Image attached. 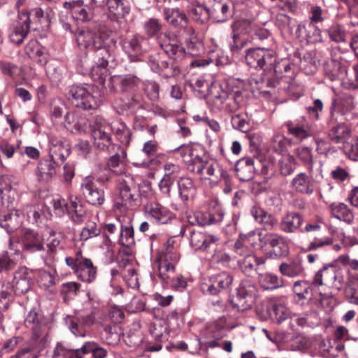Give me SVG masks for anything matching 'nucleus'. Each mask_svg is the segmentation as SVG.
Listing matches in <instances>:
<instances>
[{
  "label": "nucleus",
  "mask_w": 358,
  "mask_h": 358,
  "mask_svg": "<svg viewBox=\"0 0 358 358\" xmlns=\"http://www.w3.org/2000/svg\"><path fill=\"white\" fill-rule=\"evenodd\" d=\"M76 37L80 49L93 51V61L91 62L85 55L77 62V69H80L81 73L90 72L94 80L103 84L107 66L115 59L116 41L107 32L96 31L89 28L78 30Z\"/></svg>",
  "instance_id": "nucleus-1"
},
{
  "label": "nucleus",
  "mask_w": 358,
  "mask_h": 358,
  "mask_svg": "<svg viewBox=\"0 0 358 358\" xmlns=\"http://www.w3.org/2000/svg\"><path fill=\"white\" fill-rule=\"evenodd\" d=\"M68 99L76 108L95 110L103 102L104 94L91 84H73L69 87Z\"/></svg>",
  "instance_id": "nucleus-2"
},
{
  "label": "nucleus",
  "mask_w": 358,
  "mask_h": 358,
  "mask_svg": "<svg viewBox=\"0 0 358 358\" xmlns=\"http://www.w3.org/2000/svg\"><path fill=\"white\" fill-rule=\"evenodd\" d=\"M143 28L147 37H156L159 39V46L170 58L178 62L184 57L185 50L178 43L175 35L165 34V38L164 40L159 38L162 24L158 19L155 17L149 18L144 22Z\"/></svg>",
  "instance_id": "nucleus-3"
},
{
  "label": "nucleus",
  "mask_w": 358,
  "mask_h": 358,
  "mask_svg": "<svg viewBox=\"0 0 358 358\" xmlns=\"http://www.w3.org/2000/svg\"><path fill=\"white\" fill-rule=\"evenodd\" d=\"M188 165V171L199 176L201 180H223L226 185L231 182L228 171L223 169L217 162L208 159L204 153L196 156Z\"/></svg>",
  "instance_id": "nucleus-4"
},
{
  "label": "nucleus",
  "mask_w": 358,
  "mask_h": 358,
  "mask_svg": "<svg viewBox=\"0 0 358 358\" xmlns=\"http://www.w3.org/2000/svg\"><path fill=\"white\" fill-rule=\"evenodd\" d=\"M345 114L341 101L336 98H333L329 107V115L327 119V125L328 139L334 143H343L350 134V129L341 118Z\"/></svg>",
  "instance_id": "nucleus-5"
},
{
  "label": "nucleus",
  "mask_w": 358,
  "mask_h": 358,
  "mask_svg": "<svg viewBox=\"0 0 358 358\" xmlns=\"http://www.w3.org/2000/svg\"><path fill=\"white\" fill-rule=\"evenodd\" d=\"M117 191L113 203L115 210L124 212L134 206L138 196V189L133 176H120L117 180Z\"/></svg>",
  "instance_id": "nucleus-6"
},
{
  "label": "nucleus",
  "mask_w": 358,
  "mask_h": 358,
  "mask_svg": "<svg viewBox=\"0 0 358 358\" xmlns=\"http://www.w3.org/2000/svg\"><path fill=\"white\" fill-rule=\"evenodd\" d=\"M91 136L96 148L106 152H113L120 150V146L114 143L109 133V123L103 117L96 116L90 124Z\"/></svg>",
  "instance_id": "nucleus-7"
},
{
  "label": "nucleus",
  "mask_w": 358,
  "mask_h": 358,
  "mask_svg": "<svg viewBox=\"0 0 358 358\" xmlns=\"http://www.w3.org/2000/svg\"><path fill=\"white\" fill-rule=\"evenodd\" d=\"M243 58L246 64L255 69L271 70L276 71L275 52L266 48H252L245 51Z\"/></svg>",
  "instance_id": "nucleus-8"
},
{
  "label": "nucleus",
  "mask_w": 358,
  "mask_h": 358,
  "mask_svg": "<svg viewBox=\"0 0 358 358\" xmlns=\"http://www.w3.org/2000/svg\"><path fill=\"white\" fill-rule=\"evenodd\" d=\"M65 262L82 281L90 283L96 279V267L90 259L83 256L81 250H78L73 257H66Z\"/></svg>",
  "instance_id": "nucleus-9"
},
{
  "label": "nucleus",
  "mask_w": 358,
  "mask_h": 358,
  "mask_svg": "<svg viewBox=\"0 0 358 358\" xmlns=\"http://www.w3.org/2000/svg\"><path fill=\"white\" fill-rule=\"evenodd\" d=\"M257 294L256 285L249 280H242L236 289V294L231 299L232 307L243 312L252 308Z\"/></svg>",
  "instance_id": "nucleus-10"
},
{
  "label": "nucleus",
  "mask_w": 358,
  "mask_h": 358,
  "mask_svg": "<svg viewBox=\"0 0 358 358\" xmlns=\"http://www.w3.org/2000/svg\"><path fill=\"white\" fill-rule=\"evenodd\" d=\"M122 46L130 62H143L142 55L148 50V39L139 34H132L123 39Z\"/></svg>",
  "instance_id": "nucleus-11"
},
{
  "label": "nucleus",
  "mask_w": 358,
  "mask_h": 358,
  "mask_svg": "<svg viewBox=\"0 0 358 358\" xmlns=\"http://www.w3.org/2000/svg\"><path fill=\"white\" fill-rule=\"evenodd\" d=\"M258 239L262 248H271V256L276 258L286 257L289 253V245L287 239L278 234H259Z\"/></svg>",
  "instance_id": "nucleus-12"
},
{
  "label": "nucleus",
  "mask_w": 358,
  "mask_h": 358,
  "mask_svg": "<svg viewBox=\"0 0 358 358\" xmlns=\"http://www.w3.org/2000/svg\"><path fill=\"white\" fill-rule=\"evenodd\" d=\"M141 80L136 75L127 73L110 76L108 87L111 91L134 95L139 90Z\"/></svg>",
  "instance_id": "nucleus-13"
},
{
  "label": "nucleus",
  "mask_w": 358,
  "mask_h": 358,
  "mask_svg": "<svg viewBox=\"0 0 358 358\" xmlns=\"http://www.w3.org/2000/svg\"><path fill=\"white\" fill-rule=\"evenodd\" d=\"M63 6L70 10L73 19L78 23H87L94 19L96 7L89 0L65 1Z\"/></svg>",
  "instance_id": "nucleus-14"
},
{
  "label": "nucleus",
  "mask_w": 358,
  "mask_h": 358,
  "mask_svg": "<svg viewBox=\"0 0 358 358\" xmlns=\"http://www.w3.org/2000/svg\"><path fill=\"white\" fill-rule=\"evenodd\" d=\"M225 212L219 205L216 204L208 211L196 210L188 216L189 222L192 225L205 227L217 224L223 221Z\"/></svg>",
  "instance_id": "nucleus-15"
},
{
  "label": "nucleus",
  "mask_w": 358,
  "mask_h": 358,
  "mask_svg": "<svg viewBox=\"0 0 358 358\" xmlns=\"http://www.w3.org/2000/svg\"><path fill=\"white\" fill-rule=\"evenodd\" d=\"M234 281L233 275L227 271H222L209 277L207 282L202 285L205 294L217 295L222 291L231 289Z\"/></svg>",
  "instance_id": "nucleus-16"
},
{
  "label": "nucleus",
  "mask_w": 358,
  "mask_h": 358,
  "mask_svg": "<svg viewBox=\"0 0 358 358\" xmlns=\"http://www.w3.org/2000/svg\"><path fill=\"white\" fill-rule=\"evenodd\" d=\"M210 18L215 22L224 23L231 19L236 13V8L229 0H206Z\"/></svg>",
  "instance_id": "nucleus-17"
},
{
  "label": "nucleus",
  "mask_w": 358,
  "mask_h": 358,
  "mask_svg": "<svg viewBox=\"0 0 358 358\" xmlns=\"http://www.w3.org/2000/svg\"><path fill=\"white\" fill-rule=\"evenodd\" d=\"M80 190L85 201L94 206H100L105 201L104 192L98 188L94 177H85L80 186Z\"/></svg>",
  "instance_id": "nucleus-18"
},
{
  "label": "nucleus",
  "mask_w": 358,
  "mask_h": 358,
  "mask_svg": "<svg viewBox=\"0 0 358 358\" xmlns=\"http://www.w3.org/2000/svg\"><path fill=\"white\" fill-rule=\"evenodd\" d=\"M148 64L151 70L164 78L173 77L180 72V68L174 63L169 64L163 59L159 52H156L149 56Z\"/></svg>",
  "instance_id": "nucleus-19"
},
{
  "label": "nucleus",
  "mask_w": 358,
  "mask_h": 358,
  "mask_svg": "<svg viewBox=\"0 0 358 358\" xmlns=\"http://www.w3.org/2000/svg\"><path fill=\"white\" fill-rule=\"evenodd\" d=\"M25 327L32 332L33 340H38L45 328V321L43 314L39 308H32L27 313L24 321Z\"/></svg>",
  "instance_id": "nucleus-20"
},
{
  "label": "nucleus",
  "mask_w": 358,
  "mask_h": 358,
  "mask_svg": "<svg viewBox=\"0 0 358 358\" xmlns=\"http://www.w3.org/2000/svg\"><path fill=\"white\" fill-rule=\"evenodd\" d=\"M18 21L9 34L11 43L19 45L22 44L30 31L31 20L27 11H22L18 14Z\"/></svg>",
  "instance_id": "nucleus-21"
},
{
  "label": "nucleus",
  "mask_w": 358,
  "mask_h": 358,
  "mask_svg": "<svg viewBox=\"0 0 358 358\" xmlns=\"http://www.w3.org/2000/svg\"><path fill=\"white\" fill-rule=\"evenodd\" d=\"M296 38L300 41L316 43L322 41V30L313 23L301 22L295 31Z\"/></svg>",
  "instance_id": "nucleus-22"
},
{
  "label": "nucleus",
  "mask_w": 358,
  "mask_h": 358,
  "mask_svg": "<svg viewBox=\"0 0 358 358\" xmlns=\"http://www.w3.org/2000/svg\"><path fill=\"white\" fill-rule=\"evenodd\" d=\"M21 243L23 250L29 253L45 250L44 236L33 229H25L22 231Z\"/></svg>",
  "instance_id": "nucleus-23"
},
{
  "label": "nucleus",
  "mask_w": 358,
  "mask_h": 358,
  "mask_svg": "<svg viewBox=\"0 0 358 358\" xmlns=\"http://www.w3.org/2000/svg\"><path fill=\"white\" fill-rule=\"evenodd\" d=\"M96 320L94 313H91L86 315H78L73 317L68 315L66 317V322L69 323V328L72 334L76 336L85 337L86 331L85 327L92 325Z\"/></svg>",
  "instance_id": "nucleus-24"
},
{
  "label": "nucleus",
  "mask_w": 358,
  "mask_h": 358,
  "mask_svg": "<svg viewBox=\"0 0 358 358\" xmlns=\"http://www.w3.org/2000/svg\"><path fill=\"white\" fill-rule=\"evenodd\" d=\"M31 278L27 268H20L15 272L10 287L15 295H22L31 288Z\"/></svg>",
  "instance_id": "nucleus-25"
},
{
  "label": "nucleus",
  "mask_w": 358,
  "mask_h": 358,
  "mask_svg": "<svg viewBox=\"0 0 358 358\" xmlns=\"http://www.w3.org/2000/svg\"><path fill=\"white\" fill-rule=\"evenodd\" d=\"M46 254L50 258H54L58 251L64 249L65 237L61 232L52 229L44 236V245Z\"/></svg>",
  "instance_id": "nucleus-26"
},
{
  "label": "nucleus",
  "mask_w": 358,
  "mask_h": 358,
  "mask_svg": "<svg viewBox=\"0 0 358 358\" xmlns=\"http://www.w3.org/2000/svg\"><path fill=\"white\" fill-rule=\"evenodd\" d=\"M178 196L184 205L193 200L196 194L197 188L194 180L189 176L180 177L177 181Z\"/></svg>",
  "instance_id": "nucleus-27"
},
{
  "label": "nucleus",
  "mask_w": 358,
  "mask_h": 358,
  "mask_svg": "<svg viewBox=\"0 0 358 358\" xmlns=\"http://www.w3.org/2000/svg\"><path fill=\"white\" fill-rule=\"evenodd\" d=\"M291 312L283 300L272 299L266 308L265 318L269 316L273 320L280 324L290 317Z\"/></svg>",
  "instance_id": "nucleus-28"
},
{
  "label": "nucleus",
  "mask_w": 358,
  "mask_h": 358,
  "mask_svg": "<svg viewBox=\"0 0 358 358\" xmlns=\"http://www.w3.org/2000/svg\"><path fill=\"white\" fill-rule=\"evenodd\" d=\"M303 222V217L300 213L287 212L280 222V230L286 234L296 233Z\"/></svg>",
  "instance_id": "nucleus-29"
},
{
  "label": "nucleus",
  "mask_w": 358,
  "mask_h": 358,
  "mask_svg": "<svg viewBox=\"0 0 358 358\" xmlns=\"http://www.w3.org/2000/svg\"><path fill=\"white\" fill-rule=\"evenodd\" d=\"M49 143V157L54 161L59 159L61 162H64L70 155V145L66 141L51 137Z\"/></svg>",
  "instance_id": "nucleus-30"
},
{
  "label": "nucleus",
  "mask_w": 358,
  "mask_h": 358,
  "mask_svg": "<svg viewBox=\"0 0 358 358\" xmlns=\"http://www.w3.org/2000/svg\"><path fill=\"white\" fill-rule=\"evenodd\" d=\"M67 214L69 219L76 224H80L87 220V210L77 196H70L69 209Z\"/></svg>",
  "instance_id": "nucleus-31"
},
{
  "label": "nucleus",
  "mask_w": 358,
  "mask_h": 358,
  "mask_svg": "<svg viewBox=\"0 0 358 358\" xmlns=\"http://www.w3.org/2000/svg\"><path fill=\"white\" fill-rule=\"evenodd\" d=\"M255 160L248 157L238 159L235 165V171L240 180L245 182L252 180L255 176Z\"/></svg>",
  "instance_id": "nucleus-32"
},
{
  "label": "nucleus",
  "mask_w": 358,
  "mask_h": 358,
  "mask_svg": "<svg viewBox=\"0 0 358 358\" xmlns=\"http://www.w3.org/2000/svg\"><path fill=\"white\" fill-rule=\"evenodd\" d=\"M323 271L324 280L325 285L335 287L341 290L344 283V278L341 271L333 264L324 266L321 268Z\"/></svg>",
  "instance_id": "nucleus-33"
},
{
  "label": "nucleus",
  "mask_w": 358,
  "mask_h": 358,
  "mask_svg": "<svg viewBox=\"0 0 358 358\" xmlns=\"http://www.w3.org/2000/svg\"><path fill=\"white\" fill-rule=\"evenodd\" d=\"M109 129L122 145H129L132 133L124 122L121 120H115L109 124Z\"/></svg>",
  "instance_id": "nucleus-34"
},
{
  "label": "nucleus",
  "mask_w": 358,
  "mask_h": 358,
  "mask_svg": "<svg viewBox=\"0 0 358 358\" xmlns=\"http://www.w3.org/2000/svg\"><path fill=\"white\" fill-rule=\"evenodd\" d=\"M56 175V162L50 157L43 158L38 163L36 176L40 181L48 182Z\"/></svg>",
  "instance_id": "nucleus-35"
},
{
  "label": "nucleus",
  "mask_w": 358,
  "mask_h": 358,
  "mask_svg": "<svg viewBox=\"0 0 358 358\" xmlns=\"http://www.w3.org/2000/svg\"><path fill=\"white\" fill-rule=\"evenodd\" d=\"M250 213L254 219L262 224L266 230L273 229L278 223V220L275 216L268 213L264 208L259 206H252Z\"/></svg>",
  "instance_id": "nucleus-36"
},
{
  "label": "nucleus",
  "mask_w": 358,
  "mask_h": 358,
  "mask_svg": "<svg viewBox=\"0 0 358 358\" xmlns=\"http://www.w3.org/2000/svg\"><path fill=\"white\" fill-rule=\"evenodd\" d=\"M279 271L284 276L296 278L304 274V268L302 261L299 258H295L288 262H282L279 265Z\"/></svg>",
  "instance_id": "nucleus-37"
},
{
  "label": "nucleus",
  "mask_w": 358,
  "mask_h": 358,
  "mask_svg": "<svg viewBox=\"0 0 358 358\" xmlns=\"http://www.w3.org/2000/svg\"><path fill=\"white\" fill-rule=\"evenodd\" d=\"M290 186L296 192L303 194H311L314 192V185L306 173L296 174L291 181Z\"/></svg>",
  "instance_id": "nucleus-38"
},
{
  "label": "nucleus",
  "mask_w": 358,
  "mask_h": 358,
  "mask_svg": "<svg viewBox=\"0 0 358 358\" xmlns=\"http://www.w3.org/2000/svg\"><path fill=\"white\" fill-rule=\"evenodd\" d=\"M164 16L165 20L176 28H188L187 17L179 8H165Z\"/></svg>",
  "instance_id": "nucleus-39"
},
{
  "label": "nucleus",
  "mask_w": 358,
  "mask_h": 358,
  "mask_svg": "<svg viewBox=\"0 0 358 358\" xmlns=\"http://www.w3.org/2000/svg\"><path fill=\"white\" fill-rule=\"evenodd\" d=\"M265 259L257 257L254 255L248 254L238 260L241 271L247 275H251L258 267L265 263Z\"/></svg>",
  "instance_id": "nucleus-40"
},
{
  "label": "nucleus",
  "mask_w": 358,
  "mask_h": 358,
  "mask_svg": "<svg viewBox=\"0 0 358 358\" xmlns=\"http://www.w3.org/2000/svg\"><path fill=\"white\" fill-rule=\"evenodd\" d=\"M294 299L296 303L303 305L311 297V285L307 280H297L293 285Z\"/></svg>",
  "instance_id": "nucleus-41"
},
{
  "label": "nucleus",
  "mask_w": 358,
  "mask_h": 358,
  "mask_svg": "<svg viewBox=\"0 0 358 358\" xmlns=\"http://www.w3.org/2000/svg\"><path fill=\"white\" fill-rule=\"evenodd\" d=\"M189 36L186 39V48L188 53L192 56H198L204 51L203 41L195 34L192 27L187 28Z\"/></svg>",
  "instance_id": "nucleus-42"
},
{
  "label": "nucleus",
  "mask_w": 358,
  "mask_h": 358,
  "mask_svg": "<svg viewBox=\"0 0 358 358\" xmlns=\"http://www.w3.org/2000/svg\"><path fill=\"white\" fill-rule=\"evenodd\" d=\"M147 209L149 215L159 224H166L171 219V213L159 203H150Z\"/></svg>",
  "instance_id": "nucleus-43"
},
{
  "label": "nucleus",
  "mask_w": 358,
  "mask_h": 358,
  "mask_svg": "<svg viewBox=\"0 0 358 358\" xmlns=\"http://www.w3.org/2000/svg\"><path fill=\"white\" fill-rule=\"evenodd\" d=\"M333 216L339 220L351 224L354 220V214L344 203H334L330 206Z\"/></svg>",
  "instance_id": "nucleus-44"
},
{
  "label": "nucleus",
  "mask_w": 358,
  "mask_h": 358,
  "mask_svg": "<svg viewBox=\"0 0 358 358\" xmlns=\"http://www.w3.org/2000/svg\"><path fill=\"white\" fill-rule=\"evenodd\" d=\"M117 243L125 248H131L135 245L134 231L130 222L122 224L117 236Z\"/></svg>",
  "instance_id": "nucleus-45"
},
{
  "label": "nucleus",
  "mask_w": 358,
  "mask_h": 358,
  "mask_svg": "<svg viewBox=\"0 0 358 358\" xmlns=\"http://www.w3.org/2000/svg\"><path fill=\"white\" fill-rule=\"evenodd\" d=\"M20 222L17 210L0 215V226L9 234L17 229L20 226Z\"/></svg>",
  "instance_id": "nucleus-46"
},
{
  "label": "nucleus",
  "mask_w": 358,
  "mask_h": 358,
  "mask_svg": "<svg viewBox=\"0 0 358 358\" xmlns=\"http://www.w3.org/2000/svg\"><path fill=\"white\" fill-rule=\"evenodd\" d=\"M294 152L301 164L307 168V170L312 172L314 166L312 149L308 146L301 145L295 148Z\"/></svg>",
  "instance_id": "nucleus-47"
},
{
  "label": "nucleus",
  "mask_w": 358,
  "mask_h": 358,
  "mask_svg": "<svg viewBox=\"0 0 358 358\" xmlns=\"http://www.w3.org/2000/svg\"><path fill=\"white\" fill-rule=\"evenodd\" d=\"M189 15L193 20L199 24H204L210 17V11L208 10V3L205 0V4H197L192 6L189 10Z\"/></svg>",
  "instance_id": "nucleus-48"
},
{
  "label": "nucleus",
  "mask_w": 358,
  "mask_h": 358,
  "mask_svg": "<svg viewBox=\"0 0 358 358\" xmlns=\"http://www.w3.org/2000/svg\"><path fill=\"white\" fill-rule=\"evenodd\" d=\"M291 143V141L280 134H275L272 137L270 142V149L282 156H284L288 152V145Z\"/></svg>",
  "instance_id": "nucleus-49"
},
{
  "label": "nucleus",
  "mask_w": 358,
  "mask_h": 358,
  "mask_svg": "<svg viewBox=\"0 0 358 358\" xmlns=\"http://www.w3.org/2000/svg\"><path fill=\"white\" fill-rule=\"evenodd\" d=\"M286 127L289 134L293 136L302 141L310 136V131L308 125L304 124H299L294 121H289L286 123Z\"/></svg>",
  "instance_id": "nucleus-50"
},
{
  "label": "nucleus",
  "mask_w": 358,
  "mask_h": 358,
  "mask_svg": "<svg viewBox=\"0 0 358 358\" xmlns=\"http://www.w3.org/2000/svg\"><path fill=\"white\" fill-rule=\"evenodd\" d=\"M173 152L178 155L184 162L188 171V164L194 160L196 156H199L197 150L192 144H182L173 150Z\"/></svg>",
  "instance_id": "nucleus-51"
},
{
  "label": "nucleus",
  "mask_w": 358,
  "mask_h": 358,
  "mask_svg": "<svg viewBox=\"0 0 358 358\" xmlns=\"http://www.w3.org/2000/svg\"><path fill=\"white\" fill-rule=\"evenodd\" d=\"M297 162L294 155L287 154L278 161V170L283 176H290L296 168Z\"/></svg>",
  "instance_id": "nucleus-52"
},
{
  "label": "nucleus",
  "mask_w": 358,
  "mask_h": 358,
  "mask_svg": "<svg viewBox=\"0 0 358 358\" xmlns=\"http://www.w3.org/2000/svg\"><path fill=\"white\" fill-rule=\"evenodd\" d=\"M106 6L109 12L117 17H124L130 12V5L127 0H109Z\"/></svg>",
  "instance_id": "nucleus-53"
},
{
  "label": "nucleus",
  "mask_w": 358,
  "mask_h": 358,
  "mask_svg": "<svg viewBox=\"0 0 358 358\" xmlns=\"http://www.w3.org/2000/svg\"><path fill=\"white\" fill-rule=\"evenodd\" d=\"M226 101V112H235L241 108L243 103V94L239 90L228 91Z\"/></svg>",
  "instance_id": "nucleus-54"
},
{
  "label": "nucleus",
  "mask_w": 358,
  "mask_h": 358,
  "mask_svg": "<svg viewBox=\"0 0 358 358\" xmlns=\"http://www.w3.org/2000/svg\"><path fill=\"white\" fill-rule=\"evenodd\" d=\"M178 259L177 255L176 254L173 255V257H164V259L159 264V277L164 282L168 283V280L170 276L166 274V273L174 272L175 266L174 262H176Z\"/></svg>",
  "instance_id": "nucleus-55"
},
{
  "label": "nucleus",
  "mask_w": 358,
  "mask_h": 358,
  "mask_svg": "<svg viewBox=\"0 0 358 358\" xmlns=\"http://www.w3.org/2000/svg\"><path fill=\"white\" fill-rule=\"evenodd\" d=\"M101 233V228L99 227L96 222L87 220L85 227L80 234L81 241H86L90 238L99 236Z\"/></svg>",
  "instance_id": "nucleus-56"
},
{
  "label": "nucleus",
  "mask_w": 358,
  "mask_h": 358,
  "mask_svg": "<svg viewBox=\"0 0 358 358\" xmlns=\"http://www.w3.org/2000/svg\"><path fill=\"white\" fill-rule=\"evenodd\" d=\"M330 40L336 43H342L345 41L346 31L343 25L337 22L331 24L325 31Z\"/></svg>",
  "instance_id": "nucleus-57"
},
{
  "label": "nucleus",
  "mask_w": 358,
  "mask_h": 358,
  "mask_svg": "<svg viewBox=\"0 0 358 358\" xmlns=\"http://www.w3.org/2000/svg\"><path fill=\"white\" fill-rule=\"evenodd\" d=\"M260 284L265 290L275 289L282 286V280L277 275L265 273L261 275Z\"/></svg>",
  "instance_id": "nucleus-58"
},
{
  "label": "nucleus",
  "mask_w": 358,
  "mask_h": 358,
  "mask_svg": "<svg viewBox=\"0 0 358 358\" xmlns=\"http://www.w3.org/2000/svg\"><path fill=\"white\" fill-rule=\"evenodd\" d=\"M350 168L348 166H336L331 171V177L336 182L342 183L351 178Z\"/></svg>",
  "instance_id": "nucleus-59"
},
{
  "label": "nucleus",
  "mask_w": 358,
  "mask_h": 358,
  "mask_svg": "<svg viewBox=\"0 0 358 358\" xmlns=\"http://www.w3.org/2000/svg\"><path fill=\"white\" fill-rule=\"evenodd\" d=\"M324 71L327 77L331 81H334L339 78L340 75L343 71V69L340 62L336 60H331L326 64Z\"/></svg>",
  "instance_id": "nucleus-60"
},
{
  "label": "nucleus",
  "mask_w": 358,
  "mask_h": 358,
  "mask_svg": "<svg viewBox=\"0 0 358 358\" xmlns=\"http://www.w3.org/2000/svg\"><path fill=\"white\" fill-rule=\"evenodd\" d=\"M231 36H241L248 33L250 28V21L247 19H240L231 24Z\"/></svg>",
  "instance_id": "nucleus-61"
},
{
  "label": "nucleus",
  "mask_w": 358,
  "mask_h": 358,
  "mask_svg": "<svg viewBox=\"0 0 358 358\" xmlns=\"http://www.w3.org/2000/svg\"><path fill=\"white\" fill-rule=\"evenodd\" d=\"M231 123L234 129L244 133L248 132L251 128V124L248 117L241 114L233 115L231 119Z\"/></svg>",
  "instance_id": "nucleus-62"
},
{
  "label": "nucleus",
  "mask_w": 358,
  "mask_h": 358,
  "mask_svg": "<svg viewBox=\"0 0 358 358\" xmlns=\"http://www.w3.org/2000/svg\"><path fill=\"white\" fill-rule=\"evenodd\" d=\"M122 225V223L120 220H116L115 222L104 223L101 227L104 239L110 242V235L117 234L120 231Z\"/></svg>",
  "instance_id": "nucleus-63"
},
{
  "label": "nucleus",
  "mask_w": 358,
  "mask_h": 358,
  "mask_svg": "<svg viewBox=\"0 0 358 358\" xmlns=\"http://www.w3.org/2000/svg\"><path fill=\"white\" fill-rule=\"evenodd\" d=\"M248 44V40L241 36H231V41L229 43V48L233 55H238L241 51Z\"/></svg>",
  "instance_id": "nucleus-64"
}]
</instances>
